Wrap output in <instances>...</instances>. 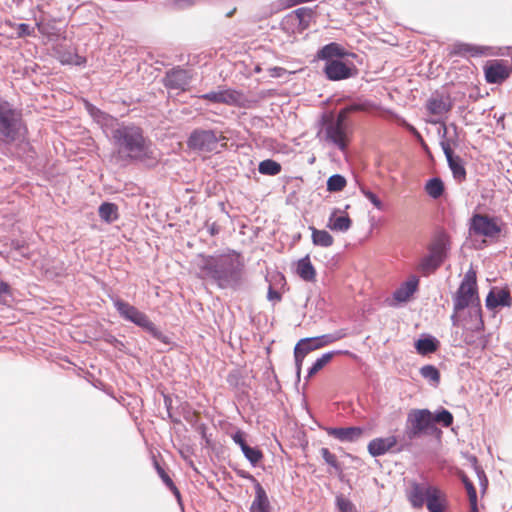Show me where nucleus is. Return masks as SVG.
Returning <instances> with one entry per match:
<instances>
[{
	"instance_id": "obj_56",
	"label": "nucleus",
	"mask_w": 512,
	"mask_h": 512,
	"mask_svg": "<svg viewBox=\"0 0 512 512\" xmlns=\"http://www.w3.org/2000/svg\"><path fill=\"white\" fill-rule=\"evenodd\" d=\"M441 492L439 494H435V496H430L428 499V503L426 507L429 512H444L445 510V502L441 499Z\"/></svg>"
},
{
	"instance_id": "obj_3",
	"label": "nucleus",
	"mask_w": 512,
	"mask_h": 512,
	"mask_svg": "<svg viewBox=\"0 0 512 512\" xmlns=\"http://www.w3.org/2000/svg\"><path fill=\"white\" fill-rule=\"evenodd\" d=\"M442 434V430L432 422L430 409H411L407 414L406 427L395 452L409 450L413 440L421 436L431 435L440 439Z\"/></svg>"
},
{
	"instance_id": "obj_4",
	"label": "nucleus",
	"mask_w": 512,
	"mask_h": 512,
	"mask_svg": "<svg viewBox=\"0 0 512 512\" xmlns=\"http://www.w3.org/2000/svg\"><path fill=\"white\" fill-rule=\"evenodd\" d=\"M113 306L118 312L119 316L125 321L131 322L137 327L141 328L151 338L158 340L164 345H171L173 342L171 338L164 334L142 311L137 307L131 305L129 302L119 298H111Z\"/></svg>"
},
{
	"instance_id": "obj_31",
	"label": "nucleus",
	"mask_w": 512,
	"mask_h": 512,
	"mask_svg": "<svg viewBox=\"0 0 512 512\" xmlns=\"http://www.w3.org/2000/svg\"><path fill=\"white\" fill-rule=\"evenodd\" d=\"M315 8L316 7H299L292 11L293 17L297 21L302 33L306 31L310 27L312 21L315 20L317 15Z\"/></svg>"
},
{
	"instance_id": "obj_12",
	"label": "nucleus",
	"mask_w": 512,
	"mask_h": 512,
	"mask_svg": "<svg viewBox=\"0 0 512 512\" xmlns=\"http://www.w3.org/2000/svg\"><path fill=\"white\" fill-rule=\"evenodd\" d=\"M319 124L324 128L325 141L335 145L340 151H345L347 149V143L345 141V126L334 123L330 120L326 121L322 119V117L320 118Z\"/></svg>"
},
{
	"instance_id": "obj_27",
	"label": "nucleus",
	"mask_w": 512,
	"mask_h": 512,
	"mask_svg": "<svg viewBox=\"0 0 512 512\" xmlns=\"http://www.w3.org/2000/svg\"><path fill=\"white\" fill-rule=\"evenodd\" d=\"M489 47L457 41L453 44L449 56L465 57L469 54L472 57H479L487 54Z\"/></svg>"
},
{
	"instance_id": "obj_6",
	"label": "nucleus",
	"mask_w": 512,
	"mask_h": 512,
	"mask_svg": "<svg viewBox=\"0 0 512 512\" xmlns=\"http://www.w3.org/2000/svg\"><path fill=\"white\" fill-rule=\"evenodd\" d=\"M499 222L500 219L497 216L473 213L468 223L469 234L493 239L502 231Z\"/></svg>"
},
{
	"instance_id": "obj_41",
	"label": "nucleus",
	"mask_w": 512,
	"mask_h": 512,
	"mask_svg": "<svg viewBox=\"0 0 512 512\" xmlns=\"http://www.w3.org/2000/svg\"><path fill=\"white\" fill-rule=\"evenodd\" d=\"M312 232V243L315 246L330 247L333 245L334 239L332 235L326 230H319L315 227H310Z\"/></svg>"
},
{
	"instance_id": "obj_23",
	"label": "nucleus",
	"mask_w": 512,
	"mask_h": 512,
	"mask_svg": "<svg viewBox=\"0 0 512 512\" xmlns=\"http://www.w3.org/2000/svg\"><path fill=\"white\" fill-rule=\"evenodd\" d=\"M324 430L329 436L350 443L356 442L364 433V428L360 426L325 427Z\"/></svg>"
},
{
	"instance_id": "obj_57",
	"label": "nucleus",
	"mask_w": 512,
	"mask_h": 512,
	"mask_svg": "<svg viewBox=\"0 0 512 512\" xmlns=\"http://www.w3.org/2000/svg\"><path fill=\"white\" fill-rule=\"evenodd\" d=\"M361 193L365 196V198L367 200L370 201V203L379 211H384L385 210V205L384 203L381 201V199L377 196V194H375L373 191L365 188V187H361Z\"/></svg>"
},
{
	"instance_id": "obj_39",
	"label": "nucleus",
	"mask_w": 512,
	"mask_h": 512,
	"mask_svg": "<svg viewBox=\"0 0 512 512\" xmlns=\"http://www.w3.org/2000/svg\"><path fill=\"white\" fill-rule=\"evenodd\" d=\"M263 375L265 378V386L267 391L272 393L273 396L277 395L281 391V384L273 366L270 365L267 367Z\"/></svg>"
},
{
	"instance_id": "obj_59",
	"label": "nucleus",
	"mask_w": 512,
	"mask_h": 512,
	"mask_svg": "<svg viewBox=\"0 0 512 512\" xmlns=\"http://www.w3.org/2000/svg\"><path fill=\"white\" fill-rule=\"evenodd\" d=\"M102 340L113 346L115 349H117L118 351L120 352H125V349H126V346L124 344V342H122L121 340L117 339L114 335H112L111 333L107 332V333H104L103 336H102Z\"/></svg>"
},
{
	"instance_id": "obj_51",
	"label": "nucleus",
	"mask_w": 512,
	"mask_h": 512,
	"mask_svg": "<svg viewBox=\"0 0 512 512\" xmlns=\"http://www.w3.org/2000/svg\"><path fill=\"white\" fill-rule=\"evenodd\" d=\"M375 107H376V105L370 100H359V101H353V102L345 105L343 108L347 111L348 114H351V113H356V112H361V111H368Z\"/></svg>"
},
{
	"instance_id": "obj_34",
	"label": "nucleus",
	"mask_w": 512,
	"mask_h": 512,
	"mask_svg": "<svg viewBox=\"0 0 512 512\" xmlns=\"http://www.w3.org/2000/svg\"><path fill=\"white\" fill-rule=\"evenodd\" d=\"M98 215L103 222L111 224L119 218L118 205L108 201L102 202L98 208Z\"/></svg>"
},
{
	"instance_id": "obj_62",
	"label": "nucleus",
	"mask_w": 512,
	"mask_h": 512,
	"mask_svg": "<svg viewBox=\"0 0 512 512\" xmlns=\"http://www.w3.org/2000/svg\"><path fill=\"white\" fill-rule=\"evenodd\" d=\"M336 505L340 512H357L354 504L342 495L336 497Z\"/></svg>"
},
{
	"instance_id": "obj_25",
	"label": "nucleus",
	"mask_w": 512,
	"mask_h": 512,
	"mask_svg": "<svg viewBox=\"0 0 512 512\" xmlns=\"http://www.w3.org/2000/svg\"><path fill=\"white\" fill-rule=\"evenodd\" d=\"M336 355H347L353 359L357 358V355L349 350H332L323 353L320 357H318L312 365L307 370V375L305 377L306 380L314 376L321 369H323L334 356Z\"/></svg>"
},
{
	"instance_id": "obj_36",
	"label": "nucleus",
	"mask_w": 512,
	"mask_h": 512,
	"mask_svg": "<svg viewBox=\"0 0 512 512\" xmlns=\"http://www.w3.org/2000/svg\"><path fill=\"white\" fill-rule=\"evenodd\" d=\"M444 262V260L440 259L439 257H435L433 254L428 252L427 255L421 259L419 263V269L423 274L428 275L436 272Z\"/></svg>"
},
{
	"instance_id": "obj_42",
	"label": "nucleus",
	"mask_w": 512,
	"mask_h": 512,
	"mask_svg": "<svg viewBox=\"0 0 512 512\" xmlns=\"http://www.w3.org/2000/svg\"><path fill=\"white\" fill-rule=\"evenodd\" d=\"M310 353V351L306 348L305 344L301 343V339L297 342L294 347V360H295V372H296V381H300L301 377V369L302 363L305 356Z\"/></svg>"
},
{
	"instance_id": "obj_19",
	"label": "nucleus",
	"mask_w": 512,
	"mask_h": 512,
	"mask_svg": "<svg viewBox=\"0 0 512 512\" xmlns=\"http://www.w3.org/2000/svg\"><path fill=\"white\" fill-rule=\"evenodd\" d=\"M485 306L489 311H493L498 307H511L512 296L509 288L491 287L485 298Z\"/></svg>"
},
{
	"instance_id": "obj_38",
	"label": "nucleus",
	"mask_w": 512,
	"mask_h": 512,
	"mask_svg": "<svg viewBox=\"0 0 512 512\" xmlns=\"http://www.w3.org/2000/svg\"><path fill=\"white\" fill-rule=\"evenodd\" d=\"M390 113L395 117V119L397 120V123L403 127L405 130H407L411 135H413L421 144L423 150L430 154V149L428 147V145L426 144V142L424 141L422 135L420 134V132L415 128V126H413L412 124H410L405 118L399 116L398 114L390 111Z\"/></svg>"
},
{
	"instance_id": "obj_32",
	"label": "nucleus",
	"mask_w": 512,
	"mask_h": 512,
	"mask_svg": "<svg viewBox=\"0 0 512 512\" xmlns=\"http://www.w3.org/2000/svg\"><path fill=\"white\" fill-rule=\"evenodd\" d=\"M296 273L303 281L314 282L316 280V269L312 264L309 255L298 260Z\"/></svg>"
},
{
	"instance_id": "obj_40",
	"label": "nucleus",
	"mask_w": 512,
	"mask_h": 512,
	"mask_svg": "<svg viewBox=\"0 0 512 512\" xmlns=\"http://www.w3.org/2000/svg\"><path fill=\"white\" fill-rule=\"evenodd\" d=\"M468 315L470 320L473 322V330L476 332L483 331L484 321L482 316V306L480 300L468 308Z\"/></svg>"
},
{
	"instance_id": "obj_52",
	"label": "nucleus",
	"mask_w": 512,
	"mask_h": 512,
	"mask_svg": "<svg viewBox=\"0 0 512 512\" xmlns=\"http://www.w3.org/2000/svg\"><path fill=\"white\" fill-rule=\"evenodd\" d=\"M458 477L466 489L469 502L477 501L478 500L477 490H476L473 482L468 478V476L463 471H459Z\"/></svg>"
},
{
	"instance_id": "obj_13",
	"label": "nucleus",
	"mask_w": 512,
	"mask_h": 512,
	"mask_svg": "<svg viewBox=\"0 0 512 512\" xmlns=\"http://www.w3.org/2000/svg\"><path fill=\"white\" fill-rule=\"evenodd\" d=\"M439 489L435 486L427 485L413 481L411 488L407 494L408 500L413 508H422L424 504L428 503L430 496L439 494Z\"/></svg>"
},
{
	"instance_id": "obj_16",
	"label": "nucleus",
	"mask_w": 512,
	"mask_h": 512,
	"mask_svg": "<svg viewBox=\"0 0 512 512\" xmlns=\"http://www.w3.org/2000/svg\"><path fill=\"white\" fill-rule=\"evenodd\" d=\"M162 82L169 90L185 91L190 83V77L187 70L177 66L165 72Z\"/></svg>"
},
{
	"instance_id": "obj_37",
	"label": "nucleus",
	"mask_w": 512,
	"mask_h": 512,
	"mask_svg": "<svg viewBox=\"0 0 512 512\" xmlns=\"http://www.w3.org/2000/svg\"><path fill=\"white\" fill-rule=\"evenodd\" d=\"M285 284V276L282 273L277 272L275 275H273L267 290V300L270 302H280L282 300V293L275 289L274 285L284 286Z\"/></svg>"
},
{
	"instance_id": "obj_35",
	"label": "nucleus",
	"mask_w": 512,
	"mask_h": 512,
	"mask_svg": "<svg viewBox=\"0 0 512 512\" xmlns=\"http://www.w3.org/2000/svg\"><path fill=\"white\" fill-rule=\"evenodd\" d=\"M432 422L434 425H440L443 428H449L454 423L453 414L443 406H439L435 411H431Z\"/></svg>"
},
{
	"instance_id": "obj_11",
	"label": "nucleus",
	"mask_w": 512,
	"mask_h": 512,
	"mask_svg": "<svg viewBox=\"0 0 512 512\" xmlns=\"http://www.w3.org/2000/svg\"><path fill=\"white\" fill-rule=\"evenodd\" d=\"M441 149L446 157V161L452 176L457 183H463L467 178V171L464 160L456 155L449 144V141H440Z\"/></svg>"
},
{
	"instance_id": "obj_22",
	"label": "nucleus",
	"mask_w": 512,
	"mask_h": 512,
	"mask_svg": "<svg viewBox=\"0 0 512 512\" xmlns=\"http://www.w3.org/2000/svg\"><path fill=\"white\" fill-rule=\"evenodd\" d=\"M85 109L92 119L101 127L105 136H108L109 131L117 123L118 119L88 101L85 102Z\"/></svg>"
},
{
	"instance_id": "obj_1",
	"label": "nucleus",
	"mask_w": 512,
	"mask_h": 512,
	"mask_svg": "<svg viewBox=\"0 0 512 512\" xmlns=\"http://www.w3.org/2000/svg\"><path fill=\"white\" fill-rule=\"evenodd\" d=\"M106 137L123 161L141 163L148 168L157 166L159 157L156 153V146L145 135L142 127L118 120Z\"/></svg>"
},
{
	"instance_id": "obj_17",
	"label": "nucleus",
	"mask_w": 512,
	"mask_h": 512,
	"mask_svg": "<svg viewBox=\"0 0 512 512\" xmlns=\"http://www.w3.org/2000/svg\"><path fill=\"white\" fill-rule=\"evenodd\" d=\"M452 298L455 312L468 309L480 300L478 290L464 287V284H459Z\"/></svg>"
},
{
	"instance_id": "obj_9",
	"label": "nucleus",
	"mask_w": 512,
	"mask_h": 512,
	"mask_svg": "<svg viewBox=\"0 0 512 512\" xmlns=\"http://www.w3.org/2000/svg\"><path fill=\"white\" fill-rule=\"evenodd\" d=\"M485 80L489 84H502L512 74V65L507 60H489L484 65Z\"/></svg>"
},
{
	"instance_id": "obj_60",
	"label": "nucleus",
	"mask_w": 512,
	"mask_h": 512,
	"mask_svg": "<svg viewBox=\"0 0 512 512\" xmlns=\"http://www.w3.org/2000/svg\"><path fill=\"white\" fill-rule=\"evenodd\" d=\"M241 94L236 90H223L222 103L228 105H235L238 103Z\"/></svg>"
},
{
	"instance_id": "obj_61",
	"label": "nucleus",
	"mask_w": 512,
	"mask_h": 512,
	"mask_svg": "<svg viewBox=\"0 0 512 512\" xmlns=\"http://www.w3.org/2000/svg\"><path fill=\"white\" fill-rule=\"evenodd\" d=\"M460 284H464V287L478 290L476 272L472 268H470L466 272V274H465L463 280L460 282Z\"/></svg>"
},
{
	"instance_id": "obj_33",
	"label": "nucleus",
	"mask_w": 512,
	"mask_h": 512,
	"mask_svg": "<svg viewBox=\"0 0 512 512\" xmlns=\"http://www.w3.org/2000/svg\"><path fill=\"white\" fill-rule=\"evenodd\" d=\"M424 190L430 198L439 199L445 193L444 181L439 176L431 177L426 181Z\"/></svg>"
},
{
	"instance_id": "obj_21",
	"label": "nucleus",
	"mask_w": 512,
	"mask_h": 512,
	"mask_svg": "<svg viewBox=\"0 0 512 512\" xmlns=\"http://www.w3.org/2000/svg\"><path fill=\"white\" fill-rule=\"evenodd\" d=\"M85 109L92 119L101 127L105 136H108L109 131L117 123L118 119L88 101L85 102Z\"/></svg>"
},
{
	"instance_id": "obj_28",
	"label": "nucleus",
	"mask_w": 512,
	"mask_h": 512,
	"mask_svg": "<svg viewBox=\"0 0 512 512\" xmlns=\"http://www.w3.org/2000/svg\"><path fill=\"white\" fill-rule=\"evenodd\" d=\"M352 227V219L346 212L334 208L328 218L327 228L336 232H347Z\"/></svg>"
},
{
	"instance_id": "obj_18",
	"label": "nucleus",
	"mask_w": 512,
	"mask_h": 512,
	"mask_svg": "<svg viewBox=\"0 0 512 512\" xmlns=\"http://www.w3.org/2000/svg\"><path fill=\"white\" fill-rule=\"evenodd\" d=\"M348 336V330L346 328H341L335 330L332 333L323 334L316 337H309L301 339V343L305 344L306 348L311 352L322 348L326 345L334 343L338 340H341Z\"/></svg>"
},
{
	"instance_id": "obj_2",
	"label": "nucleus",
	"mask_w": 512,
	"mask_h": 512,
	"mask_svg": "<svg viewBox=\"0 0 512 512\" xmlns=\"http://www.w3.org/2000/svg\"><path fill=\"white\" fill-rule=\"evenodd\" d=\"M200 272L219 289L239 291L245 283V263L239 252L229 250L222 254H199Z\"/></svg>"
},
{
	"instance_id": "obj_29",
	"label": "nucleus",
	"mask_w": 512,
	"mask_h": 512,
	"mask_svg": "<svg viewBox=\"0 0 512 512\" xmlns=\"http://www.w3.org/2000/svg\"><path fill=\"white\" fill-rule=\"evenodd\" d=\"M440 347V341L433 335L422 333L414 341V348L419 355L426 356L435 353Z\"/></svg>"
},
{
	"instance_id": "obj_50",
	"label": "nucleus",
	"mask_w": 512,
	"mask_h": 512,
	"mask_svg": "<svg viewBox=\"0 0 512 512\" xmlns=\"http://www.w3.org/2000/svg\"><path fill=\"white\" fill-rule=\"evenodd\" d=\"M36 27L38 31L42 35L47 36L49 40L57 39L60 36V31L56 28L54 22L37 21Z\"/></svg>"
},
{
	"instance_id": "obj_58",
	"label": "nucleus",
	"mask_w": 512,
	"mask_h": 512,
	"mask_svg": "<svg viewBox=\"0 0 512 512\" xmlns=\"http://www.w3.org/2000/svg\"><path fill=\"white\" fill-rule=\"evenodd\" d=\"M163 396L164 407L167 411V418L171 420L174 424H180L181 420L179 417L174 416L173 410V398L170 394H166L164 392L161 393Z\"/></svg>"
},
{
	"instance_id": "obj_43",
	"label": "nucleus",
	"mask_w": 512,
	"mask_h": 512,
	"mask_svg": "<svg viewBox=\"0 0 512 512\" xmlns=\"http://www.w3.org/2000/svg\"><path fill=\"white\" fill-rule=\"evenodd\" d=\"M245 459L249 462L252 467H258L260 462L264 458L263 451L258 446H250L243 448L241 451Z\"/></svg>"
},
{
	"instance_id": "obj_10",
	"label": "nucleus",
	"mask_w": 512,
	"mask_h": 512,
	"mask_svg": "<svg viewBox=\"0 0 512 512\" xmlns=\"http://www.w3.org/2000/svg\"><path fill=\"white\" fill-rule=\"evenodd\" d=\"M51 55L62 65L84 67L87 63V58L79 55L75 47L64 43L54 44L51 48Z\"/></svg>"
},
{
	"instance_id": "obj_45",
	"label": "nucleus",
	"mask_w": 512,
	"mask_h": 512,
	"mask_svg": "<svg viewBox=\"0 0 512 512\" xmlns=\"http://www.w3.org/2000/svg\"><path fill=\"white\" fill-rule=\"evenodd\" d=\"M282 170V166L274 159L262 160L258 165V171L262 175L276 176Z\"/></svg>"
},
{
	"instance_id": "obj_44",
	"label": "nucleus",
	"mask_w": 512,
	"mask_h": 512,
	"mask_svg": "<svg viewBox=\"0 0 512 512\" xmlns=\"http://www.w3.org/2000/svg\"><path fill=\"white\" fill-rule=\"evenodd\" d=\"M420 375L429 381V383L437 387L440 384L441 381V374L439 369L432 364L424 365L420 368Z\"/></svg>"
},
{
	"instance_id": "obj_54",
	"label": "nucleus",
	"mask_w": 512,
	"mask_h": 512,
	"mask_svg": "<svg viewBox=\"0 0 512 512\" xmlns=\"http://www.w3.org/2000/svg\"><path fill=\"white\" fill-rule=\"evenodd\" d=\"M197 432L200 434L201 439L204 442V447L214 451L216 448V442L212 439V434L207 433V425L205 423H200L197 428Z\"/></svg>"
},
{
	"instance_id": "obj_15",
	"label": "nucleus",
	"mask_w": 512,
	"mask_h": 512,
	"mask_svg": "<svg viewBox=\"0 0 512 512\" xmlns=\"http://www.w3.org/2000/svg\"><path fill=\"white\" fill-rule=\"evenodd\" d=\"M348 57L358 58V55L354 52H349L344 48V46L337 42H329L328 44L320 47L315 56L317 60L324 61L325 63L334 61V59Z\"/></svg>"
},
{
	"instance_id": "obj_5",
	"label": "nucleus",
	"mask_w": 512,
	"mask_h": 512,
	"mask_svg": "<svg viewBox=\"0 0 512 512\" xmlns=\"http://www.w3.org/2000/svg\"><path fill=\"white\" fill-rule=\"evenodd\" d=\"M22 113L7 100H0V136L14 143L20 136Z\"/></svg>"
},
{
	"instance_id": "obj_8",
	"label": "nucleus",
	"mask_w": 512,
	"mask_h": 512,
	"mask_svg": "<svg viewBox=\"0 0 512 512\" xmlns=\"http://www.w3.org/2000/svg\"><path fill=\"white\" fill-rule=\"evenodd\" d=\"M322 72L327 80L336 82L357 77L359 69L347 58H339L325 63Z\"/></svg>"
},
{
	"instance_id": "obj_30",
	"label": "nucleus",
	"mask_w": 512,
	"mask_h": 512,
	"mask_svg": "<svg viewBox=\"0 0 512 512\" xmlns=\"http://www.w3.org/2000/svg\"><path fill=\"white\" fill-rule=\"evenodd\" d=\"M255 498L250 506V512H270L271 505L265 489L260 483L254 486Z\"/></svg>"
},
{
	"instance_id": "obj_64",
	"label": "nucleus",
	"mask_w": 512,
	"mask_h": 512,
	"mask_svg": "<svg viewBox=\"0 0 512 512\" xmlns=\"http://www.w3.org/2000/svg\"><path fill=\"white\" fill-rule=\"evenodd\" d=\"M16 34L18 38H24L34 35V28L27 23L16 24Z\"/></svg>"
},
{
	"instance_id": "obj_55",
	"label": "nucleus",
	"mask_w": 512,
	"mask_h": 512,
	"mask_svg": "<svg viewBox=\"0 0 512 512\" xmlns=\"http://www.w3.org/2000/svg\"><path fill=\"white\" fill-rule=\"evenodd\" d=\"M468 461L471 463L473 469L475 470L478 478H479V482H480V486L483 490L486 489L487 487V484H488V480H487V477H486V474L484 472V470L482 469L481 466H479L478 464V459L475 455H469L468 456Z\"/></svg>"
},
{
	"instance_id": "obj_53",
	"label": "nucleus",
	"mask_w": 512,
	"mask_h": 512,
	"mask_svg": "<svg viewBox=\"0 0 512 512\" xmlns=\"http://www.w3.org/2000/svg\"><path fill=\"white\" fill-rule=\"evenodd\" d=\"M348 116H349V114L343 107L338 111V113L336 115L333 112H330V113L323 112L321 114L322 119H324L326 121L330 120L334 123L343 125L345 127H346V122L348 120Z\"/></svg>"
},
{
	"instance_id": "obj_48",
	"label": "nucleus",
	"mask_w": 512,
	"mask_h": 512,
	"mask_svg": "<svg viewBox=\"0 0 512 512\" xmlns=\"http://www.w3.org/2000/svg\"><path fill=\"white\" fill-rule=\"evenodd\" d=\"M347 185L346 178L341 174L331 175L326 182V190L330 193L340 192Z\"/></svg>"
},
{
	"instance_id": "obj_24",
	"label": "nucleus",
	"mask_w": 512,
	"mask_h": 512,
	"mask_svg": "<svg viewBox=\"0 0 512 512\" xmlns=\"http://www.w3.org/2000/svg\"><path fill=\"white\" fill-rule=\"evenodd\" d=\"M418 288L419 278L412 275L393 292V299L399 304L406 303L418 291Z\"/></svg>"
},
{
	"instance_id": "obj_46",
	"label": "nucleus",
	"mask_w": 512,
	"mask_h": 512,
	"mask_svg": "<svg viewBox=\"0 0 512 512\" xmlns=\"http://www.w3.org/2000/svg\"><path fill=\"white\" fill-rule=\"evenodd\" d=\"M280 29L288 35L302 34L297 21L293 17L292 11L282 18L280 22Z\"/></svg>"
},
{
	"instance_id": "obj_20",
	"label": "nucleus",
	"mask_w": 512,
	"mask_h": 512,
	"mask_svg": "<svg viewBox=\"0 0 512 512\" xmlns=\"http://www.w3.org/2000/svg\"><path fill=\"white\" fill-rule=\"evenodd\" d=\"M398 441H400V439L395 435L377 437L369 441L367 451L369 455L374 458L383 456L389 451L396 453V449L393 450V448L397 445Z\"/></svg>"
},
{
	"instance_id": "obj_49",
	"label": "nucleus",
	"mask_w": 512,
	"mask_h": 512,
	"mask_svg": "<svg viewBox=\"0 0 512 512\" xmlns=\"http://www.w3.org/2000/svg\"><path fill=\"white\" fill-rule=\"evenodd\" d=\"M226 382L234 390H239L241 388L248 387L247 383L245 382L243 374L238 369L231 370L228 373L226 377Z\"/></svg>"
},
{
	"instance_id": "obj_63",
	"label": "nucleus",
	"mask_w": 512,
	"mask_h": 512,
	"mask_svg": "<svg viewBox=\"0 0 512 512\" xmlns=\"http://www.w3.org/2000/svg\"><path fill=\"white\" fill-rule=\"evenodd\" d=\"M231 438L233 442L239 446L241 451L243 448L248 446L246 441V433L241 429H237L233 434H231Z\"/></svg>"
},
{
	"instance_id": "obj_14",
	"label": "nucleus",
	"mask_w": 512,
	"mask_h": 512,
	"mask_svg": "<svg viewBox=\"0 0 512 512\" xmlns=\"http://www.w3.org/2000/svg\"><path fill=\"white\" fill-rule=\"evenodd\" d=\"M453 104V100L448 92L436 90L427 99L426 109L432 115H441L449 112Z\"/></svg>"
},
{
	"instance_id": "obj_47",
	"label": "nucleus",
	"mask_w": 512,
	"mask_h": 512,
	"mask_svg": "<svg viewBox=\"0 0 512 512\" xmlns=\"http://www.w3.org/2000/svg\"><path fill=\"white\" fill-rule=\"evenodd\" d=\"M320 454L323 458V460L325 461L326 464H328L329 466H331L335 471L336 473L338 474L339 476V479L342 480V476H343V466L342 464L338 461L337 457L335 454H333L328 448L326 447H322L320 449Z\"/></svg>"
},
{
	"instance_id": "obj_26",
	"label": "nucleus",
	"mask_w": 512,
	"mask_h": 512,
	"mask_svg": "<svg viewBox=\"0 0 512 512\" xmlns=\"http://www.w3.org/2000/svg\"><path fill=\"white\" fill-rule=\"evenodd\" d=\"M450 249V237L444 230L438 232L432 243L428 246V252L430 254L444 261L448 258Z\"/></svg>"
},
{
	"instance_id": "obj_7",
	"label": "nucleus",
	"mask_w": 512,
	"mask_h": 512,
	"mask_svg": "<svg viewBox=\"0 0 512 512\" xmlns=\"http://www.w3.org/2000/svg\"><path fill=\"white\" fill-rule=\"evenodd\" d=\"M220 136L212 129H194L187 139V146L193 151L210 153L217 149Z\"/></svg>"
}]
</instances>
